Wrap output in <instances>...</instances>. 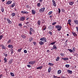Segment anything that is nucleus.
<instances>
[{"instance_id":"79ce46f5","label":"nucleus","mask_w":78,"mask_h":78,"mask_svg":"<svg viewBox=\"0 0 78 78\" xmlns=\"http://www.w3.org/2000/svg\"><path fill=\"white\" fill-rule=\"evenodd\" d=\"M11 39H9L8 41V42H7V43L9 44V43H11Z\"/></svg>"},{"instance_id":"5fc2aeb1","label":"nucleus","mask_w":78,"mask_h":78,"mask_svg":"<svg viewBox=\"0 0 78 78\" xmlns=\"http://www.w3.org/2000/svg\"><path fill=\"white\" fill-rule=\"evenodd\" d=\"M62 12H65V10L64 9H62Z\"/></svg>"},{"instance_id":"4d7b16f0","label":"nucleus","mask_w":78,"mask_h":78,"mask_svg":"<svg viewBox=\"0 0 78 78\" xmlns=\"http://www.w3.org/2000/svg\"><path fill=\"white\" fill-rule=\"evenodd\" d=\"M27 67H29V68H30V67H31V65H27Z\"/></svg>"},{"instance_id":"cd10ccee","label":"nucleus","mask_w":78,"mask_h":78,"mask_svg":"<svg viewBox=\"0 0 78 78\" xmlns=\"http://www.w3.org/2000/svg\"><path fill=\"white\" fill-rule=\"evenodd\" d=\"M4 60L5 61L4 62L5 63L7 62V61H8V60H7V59L6 58V57H5V58H4Z\"/></svg>"},{"instance_id":"473e14b6","label":"nucleus","mask_w":78,"mask_h":78,"mask_svg":"<svg viewBox=\"0 0 78 78\" xmlns=\"http://www.w3.org/2000/svg\"><path fill=\"white\" fill-rule=\"evenodd\" d=\"M74 22H75V23H76V25H78V20H75L74 21Z\"/></svg>"},{"instance_id":"f3484780","label":"nucleus","mask_w":78,"mask_h":78,"mask_svg":"<svg viewBox=\"0 0 78 78\" xmlns=\"http://www.w3.org/2000/svg\"><path fill=\"white\" fill-rule=\"evenodd\" d=\"M53 48L54 50H57V47L56 46V45H53Z\"/></svg>"},{"instance_id":"20e7f679","label":"nucleus","mask_w":78,"mask_h":78,"mask_svg":"<svg viewBox=\"0 0 78 78\" xmlns=\"http://www.w3.org/2000/svg\"><path fill=\"white\" fill-rule=\"evenodd\" d=\"M45 8L44 7H43V8H41L39 9V12H44V11H45Z\"/></svg>"},{"instance_id":"13d9d810","label":"nucleus","mask_w":78,"mask_h":78,"mask_svg":"<svg viewBox=\"0 0 78 78\" xmlns=\"http://www.w3.org/2000/svg\"><path fill=\"white\" fill-rule=\"evenodd\" d=\"M21 14H24L25 13V11H22L21 12Z\"/></svg>"},{"instance_id":"1a4fd4ad","label":"nucleus","mask_w":78,"mask_h":78,"mask_svg":"<svg viewBox=\"0 0 78 78\" xmlns=\"http://www.w3.org/2000/svg\"><path fill=\"white\" fill-rule=\"evenodd\" d=\"M71 22H72V20L69 19L68 20V23H67V24H69V25H71Z\"/></svg>"},{"instance_id":"c9c22d12","label":"nucleus","mask_w":78,"mask_h":78,"mask_svg":"<svg viewBox=\"0 0 78 78\" xmlns=\"http://www.w3.org/2000/svg\"><path fill=\"white\" fill-rule=\"evenodd\" d=\"M32 13L33 14H35V13H36V11L35 10H32Z\"/></svg>"},{"instance_id":"39448f33","label":"nucleus","mask_w":78,"mask_h":78,"mask_svg":"<svg viewBox=\"0 0 78 78\" xmlns=\"http://www.w3.org/2000/svg\"><path fill=\"white\" fill-rule=\"evenodd\" d=\"M36 63V60H34L33 61L29 62V64L30 65H34Z\"/></svg>"},{"instance_id":"864d4df0","label":"nucleus","mask_w":78,"mask_h":78,"mask_svg":"<svg viewBox=\"0 0 78 78\" xmlns=\"http://www.w3.org/2000/svg\"><path fill=\"white\" fill-rule=\"evenodd\" d=\"M24 53H27V50H24Z\"/></svg>"},{"instance_id":"e2e57ef3","label":"nucleus","mask_w":78,"mask_h":78,"mask_svg":"<svg viewBox=\"0 0 78 78\" xmlns=\"http://www.w3.org/2000/svg\"><path fill=\"white\" fill-rule=\"evenodd\" d=\"M30 18L29 17H28L27 18L26 20H30Z\"/></svg>"},{"instance_id":"423d86ee","label":"nucleus","mask_w":78,"mask_h":78,"mask_svg":"<svg viewBox=\"0 0 78 78\" xmlns=\"http://www.w3.org/2000/svg\"><path fill=\"white\" fill-rule=\"evenodd\" d=\"M25 20V17L24 16H21L20 18V21H24Z\"/></svg>"},{"instance_id":"ea45409f","label":"nucleus","mask_w":78,"mask_h":78,"mask_svg":"<svg viewBox=\"0 0 78 78\" xmlns=\"http://www.w3.org/2000/svg\"><path fill=\"white\" fill-rule=\"evenodd\" d=\"M46 28H47V27H46V26H44V28L43 29V31H45V30H46Z\"/></svg>"},{"instance_id":"c756f323","label":"nucleus","mask_w":78,"mask_h":78,"mask_svg":"<svg viewBox=\"0 0 78 78\" xmlns=\"http://www.w3.org/2000/svg\"><path fill=\"white\" fill-rule=\"evenodd\" d=\"M10 75L11 76H13V77H14V76H15L14 74L12 73H10Z\"/></svg>"},{"instance_id":"603ef678","label":"nucleus","mask_w":78,"mask_h":78,"mask_svg":"<svg viewBox=\"0 0 78 78\" xmlns=\"http://www.w3.org/2000/svg\"><path fill=\"white\" fill-rule=\"evenodd\" d=\"M26 8H28H28H30V6H29L28 5H26Z\"/></svg>"},{"instance_id":"7c9ffc66","label":"nucleus","mask_w":78,"mask_h":78,"mask_svg":"<svg viewBox=\"0 0 78 78\" xmlns=\"http://www.w3.org/2000/svg\"><path fill=\"white\" fill-rule=\"evenodd\" d=\"M52 13H53V12L51 11H50L48 13V16H50V15H51V14H52Z\"/></svg>"},{"instance_id":"c03bdc74","label":"nucleus","mask_w":78,"mask_h":78,"mask_svg":"<svg viewBox=\"0 0 78 78\" xmlns=\"http://www.w3.org/2000/svg\"><path fill=\"white\" fill-rule=\"evenodd\" d=\"M60 55L62 56L63 57V56H65V54H64V53H61L60 54Z\"/></svg>"},{"instance_id":"2eb2a0df","label":"nucleus","mask_w":78,"mask_h":78,"mask_svg":"<svg viewBox=\"0 0 78 78\" xmlns=\"http://www.w3.org/2000/svg\"><path fill=\"white\" fill-rule=\"evenodd\" d=\"M62 59L64 60V61H67L69 60V58H62Z\"/></svg>"},{"instance_id":"49530a36","label":"nucleus","mask_w":78,"mask_h":78,"mask_svg":"<svg viewBox=\"0 0 78 78\" xmlns=\"http://www.w3.org/2000/svg\"><path fill=\"white\" fill-rule=\"evenodd\" d=\"M76 30L77 32L78 33V26L76 27Z\"/></svg>"},{"instance_id":"774afa93","label":"nucleus","mask_w":78,"mask_h":78,"mask_svg":"<svg viewBox=\"0 0 78 78\" xmlns=\"http://www.w3.org/2000/svg\"><path fill=\"white\" fill-rule=\"evenodd\" d=\"M29 23V22H27L26 23V25H28V24Z\"/></svg>"},{"instance_id":"69168bd1","label":"nucleus","mask_w":78,"mask_h":78,"mask_svg":"<svg viewBox=\"0 0 78 78\" xmlns=\"http://www.w3.org/2000/svg\"><path fill=\"white\" fill-rule=\"evenodd\" d=\"M61 78H66V77L65 76H61Z\"/></svg>"},{"instance_id":"393cba45","label":"nucleus","mask_w":78,"mask_h":78,"mask_svg":"<svg viewBox=\"0 0 78 78\" xmlns=\"http://www.w3.org/2000/svg\"><path fill=\"white\" fill-rule=\"evenodd\" d=\"M39 43L40 45H43L44 44V42L42 41H40L39 42Z\"/></svg>"},{"instance_id":"37998d69","label":"nucleus","mask_w":78,"mask_h":78,"mask_svg":"<svg viewBox=\"0 0 78 78\" xmlns=\"http://www.w3.org/2000/svg\"><path fill=\"white\" fill-rule=\"evenodd\" d=\"M22 50V48L18 49L17 50V51H18V52H20V51H21Z\"/></svg>"},{"instance_id":"e433bc0d","label":"nucleus","mask_w":78,"mask_h":78,"mask_svg":"<svg viewBox=\"0 0 78 78\" xmlns=\"http://www.w3.org/2000/svg\"><path fill=\"white\" fill-rule=\"evenodd\" d=\"M56 41H55L54 42H53L52 43H51L50 44L51 45H55V43H56Z\"/></svg>"},{"instance_id":"4468645a","label":"nucleus","mask_w":78,"mask_h":78,"mask_svg":"<svg viewBox=\"0 0 78 78\" xmlns=\"http://www.w3.org/2000/svg\"><path fill=\"white\" fill-rule=\"evenodd\" d=\"M48 66H50L51 67H53L54 66V64L50 62H49L48 64Z\"/></svg>"},{"instance_id":"7ed1b4c3","label":"nucleus","mask_w":78,"mask_h":78,"mask_svg":"<svg viewBox=\"0 0 78 78\" xmlns=\"http://www.w3.org/2000/svg\"><path fill=\"white\" fill-rule=\"evenodd\" d=\"M40 40L41 41H43L44 42H47V39H46V38L45 37L41 38Z\"/></svg>"},{"instance_id":"9d476101","label":"nucleus","mask_w":78,"mask_h":78,"mask_svg":"<svg viewBox=\"0 0 78 78\" xmlns=\"http://www.w3.org/2000/svg\"><path fill=\"white\" fill-rule=\"evenodd\" d=\"M72 33L74 36H75V37H77V34H76L75 32H74V31H72Z\"/></svg>"},{"instance_id":"5701e85b","label":"nucleus","mask_w":78,"mask_h":78,"mask_svg":"<svg viewBox=\"0 0 78 78\" xmlns=\"http://www.w3.org/2000/svg\"><path fill=\"white\" fill-rule=\"evenodd\" d=\"M1 11H2V12H4V7H3V6L1 7Z\"/></svg>"},{"instance_id":"a18cd8bd","label":"nucleus","mask_w":78,"mask_h":78,"mask_svg":"<svg viewBox=\"0 0 78 78\" xmlns=\"http://www.w3.org/2000/svg\"><path fill=\"white\" fill-rule=\"evenodd\" d=\"M3 35H1L0 36V41H1V39H2V38H3Z\"/></svg>"},{"instance_id":"f257e3e1","label":"nucleus","mask_w":78,"mask_h":78,"mask_svg":"<svg viewBox=\"0 0 78 78\" xmlns=\"http://www.w3.org/2000/svg\"><path fill=\"white\" fill-rule=\"evenodd\" d=\"M55 27L58 31H61L62 28V26L60 25H56L55 26Z\"/></svg>"},{"instance_id":"4be33fe9","label":"nucleus","mask_w":78,"mask_h":78,"mask_svg":"<svg viewBox=\"0 0 78 78\" xmlns=\"http://www.w3.org/2000/svg\"><path fill=\"white\" fill-rule=\"evenodd\" d=\"M51 67H49L48 69V73H50V72H51Z\"/></svg>"},{"instance_id":"a19ab883","label":"nucleus","mask_w":78,"mask_h":78,"mask_svg":"<svg viewBox=\"0 0 78 78\" xmlns=\"http://www.w3.org/2000/svg\"><path fill=\"white\" fill-rule=\"evenodd\" d=\"M68 50H69L70 53H72V52H73V51H72V50L71 49H68Z\"/></svg>"},{"instance_id":"6e6d98bb","label":"nucleus","mask_w":78,"mask_h":78,"mask_svg":"<svg viewBox=\"0 0 78 78\" xmlns=\"http://www.w3.org/2000/svg\"><path fill=\"white\" fill-rule=\"evenodd\" d=\"M28 14V12H27V11H24V14Z\"/></svg>"},{"instance_id":"a211bd4d","label":"nucleus","mask_w":78,"mask_h":78,"mask_svg":"<svg viewBox=\"0 0 78 78\" xmlns=\"http://www.w3.org/2000/svg\"><path fill=\"white\" fill-rule=\"evenodd\" d=\"M21 36L23 38V39H26V37H27V36H26L24 35V34H22L21 35Z\"/></svg>"},{"instance_id":"338daca9","label":"nucleus","mask_w":78,"mask_h":78,"mask_svg":"<svg viewBox=\"0 0 78 78\" xmlns=\"http://www.w3.org/2000/svg\"><path fill=\"white\" fill-rule=\"evenodd\" d=\"M23 28H27V26H23Z\"/></svg>"},{"instance_id":"b1692460","label":"nucleus","mask_w":78,"mask_h":78,"mask_svg":"<svg viewBox=\"0 0 78 78\" xmlns=\"http://www.w3.org/2000/svg\"><path fill=\"white\" fill-rule=\"evenodd\" d=\"M59 59H60V57H56L55 61H58Z\"/></svg>"},{"instance_id":"6ab92c4d","label":"nucleus","mask_w":78,"mask_h":78,"mask_svg":"<svg viewBox=\"0 0 78 78\" xmlns=\"http://www.w3.org/2000/svg\"><path fill=\"white\" fill-rule=\"evenodd\" d=\"M67 72L69 73L70 74H72V71L68 69Z\"/></svg>"},{"instance_id":"0e129e2a","label":"nucleus","mask_w":78,"mask_h":78,"mask_svg":"<svg viewBox=\"0 0 78 78\" xmlns=\"http://www.w3.org/2000/svg\"><path fill=\"white\" fill-rule=\"evenodd\" d=\"M42 1H43V0H39V2L40 3H42Z\"/></svg>"},{"instance_id":"de8ad7c7","label":"nucleus","mask_w":78,"mask_h":78,"mask_svg":"<svg viewBox=\"0 0 78 78\" xmlns=\"http://www.w3.org/2000/svg\"><path fill=\"white\" fill-rule=\"evenodd\" d=\"M14 53V50H13V49H12L11 50V54H12Z\"/></svg>"},{"instance_id":"ddd939ff","label":"nucleus","mask_w":78,"mask_h":78,"mask_svg":"<svg viewBox=\"0 0 78 78\" xmlns=\"http://www.w3.org/2000/svg\"><path fill=\"white\" fill-rule=\"evenodd\" d=\"M8 48H14V47H13V45L11 44H9L8 46Z\"/></svg>"},{"instance_id":"c85d7f7f","label":"nucleus","mask_w":78,"mask_h":78,"mask_svg":"<svg viewBox=\"0 0 78 78\" xmlns=\"http://www.w3.org/2000/svg\"><path fill=\"white\" fill-rule=\"evenodd\" d=\"M41 21H40V20H38L37 21V24H38V25H41Z\"/></svg>"},{"instance_id":"f8f14e48","label":"nucleus","mask_w":78,"mask_h":78,"mask_svg":"<svg viewBox=\"0 0 78 78\" xmlns=\"http://www.w3.org/2000/svg\"><path fill=\"white\" fill-rule=\"evenodd\" d=\"M6 20L8 22V23L9 24H11V23H12V22L11 21H10L9 18H7Z\"/></svg>"},{"instance_id":"0eeeda50","label":"nucleus","mask_w":78,"mask_h":78,"mask_svg":"<svg viewBox=\"0 0 78 78\" xmlns=\"http://www.w3.org/2000/svg\"><path fill=\"white\" fill-rule=\"evenodd\" d=\"M52 2L53 3V5L54 7L56 6V1L55 0H52Z\"/></svg>"},{"instance_id":"4c0bfd02","label":"nucleus","mask_w":78,"mask_h":78,"mask_svg":"<svg viewBox=\"0 0 78 78\" xmlns=\"http://www.w3.org/2000/svg\"><path fill=\"white\" fill-rule=\"evenodd\" d=\"M15 5H16V4H14V3H13L11 5L12 8H13V7H14Z\"/></svg>"},{"instance_id":"72a5a7b5","label":"nucleus","mask_w":78,"mask_h":78,"mask_svg":"<svg viewBox=\"0 0 78 78\" xmlns=\"http://www.w3.org/2000/svg\"><path fill=\"white\" fill-rule=\"evenodd\" d=\"M74 3V2H70L69 3V4L70 5H73V4Z\"/></svg>"},{"instance_id":"58836bf2","label":"nucleus","mask_w":78,"mask_h":78,"mask_svg":"<svg viewBox=\"0 0 78 78\" xmlns=\"http://www.w3.org/2000/svg\"><path fill=\"white\" fill-rule=\"evenodd\" d=\"M65 67H66L67 68H69V67H70V65H66Z\"/></svg>"},{"instance_id":"6e6552de","label":"nucleus","mask_w":78,"mask_h":78,"mask_svg":"<svg viewBox=\"0 0 78 78\" xmlns=\"http://www.w3.org/2000/svg\"><path fill=\"white\" fill-rule=\"evenodd\" d=\"M1 46L2 47V50H3V49L5 50V49H6V46H5L3 45V44H1Z\"/></svg>"},{"instance_id":"3c124183","label":"nucleus","mask_w":78,"mask_h":78,"mask_svg":"<svg viewBox=\"0 0 78 78\" xmlns=\"http://www.w3.org/2000/svg\"><path fill=\"white\" fill-rule=\"evenodd\" d=\"M19 27H22V24H21V23H19Z\"/></svg>"},{"instance_id":"f704fd0d","label":"nucleus","mask_w":78,"mask_h":78,"mask_svg":"<svg viewBox=\"0 0 78 78\" xmlns=\"http://www.w3.org/2000/svg\"><path fill=\"white\" fill-rule=\"evenodd\" d=\"M41 5L40 3H37V6H38V7H41Z\"/></svg>"},{"instance_id":"09e8293b","label":"nucleus","mask_w":78,"mask_h":78,"mask_svg":"<svg viewBox=\"0 0 78 78\" xmlns=\"http://www.w3.org/2000/svg\"><path fill=\"white\" fill-rule=\"evenodd\" d=\"M55 24H56V22H55L52 23V25H55Z\"/></svg>"},{"instance_id":"052dcab7","label":"nucleus","mask_w":78,"mask_h":78,"mask_svg":"<svg viewBox=\"0 0 78 78\" xmlns=\"http://www.w3.org/2000/svg\"><path fill=\"white\" fill-rule=\"evenodd\" d=\"M48 29L51 30V26H49Z\"/></svg>"},{"instance_id":"9b49d317","label":"nucleus","mask_w":78,"mask_h":78,"mask_svg":"<svg viewBox=\"0 0 78 78\" xmlns=\"http://www.w3.org/2000/svg\"><path fill=\"white\" fill-rule=\"evenodd\" d=\"M12 1L10 0L7 1L6 3L7 5H10V4L12 3Z\"/></svg>"},{"instance_id":"bf43d9fd","label":"nucleus","mask_w":78,"mask_h":78,"mask_svg":"<svg viewBox=\"0 0 78 78\" xmlns=\"http://www.w3.org/2000/svg\"><path fill=\"white\" fill-rule=\"evenodd\" d=\"M58 13H60V12H61V9L58 8Z\"/></svg>"},{"instance_id":"a878e982","label":"nucleus","mask_w":78,"mask_h":78,"mask_svg":"<svg viewBox=\"0 0 78 78\" xmlns=\"http://www.w3.org/2000/svg\"><path fill=\"white\" fill-rule=\"evenodd\" d=\"M11 15L12 17H15L16 16V13H12Z\"/></svg>"},{"instance_id":"f03ea898","label":"nucleus","mask_w":78,"mask_h":78,"mask_svg":"<svg viewBox=\"0 0 78 78\" xmlns=\"http://www.w3.org/2000/svg\"><path fill=\"white\" fill-rule=\"evenodd\" d=\"M33 33H34V30L32 27L30 28V30L29 31V34L30 35H32L33 34Z\"/></svg>"},{"instance_id":"aec40b11","label":"nucleus","mask_w":78,"mask_h":78,"mask_svg":"<svg viewBox=\"0 0 78 78\" xmlns=\"http://www.w3.org/2000/svg\"><path fill=\"white\" fill-rule=\"evenodd\" d=\"M13 61V60L12 59H10V60L9 61V64L10 65V64H11L12 63V62Z\"/></svg>"},{"instance_id":"680f3d73","label":"nucleus","mask_w":78,"mask_h":78,"mask_svg":"<svg viewBox=\"0 0 78 78\" xmlns=\"http://www.w3.org/2000/svg\"><path fill=\"white\" fill-rule=\"evenodd\" d=\"M4 56H5V57H7L8 56V55H7V54H4Z\"/></svg>"},{"instance_id":"bb28decb","label":"nucleus","mask_w":78,"mask_h":78,"mask_svg":"<svg viewBox=\"0 0 78 78\" xmlns=\"http://www.w3.org/2000/svg\"><path fill=\"white\" fill-rule=\"evenodd\" d=\"M49 34H50L51 36H52L53 35V32L51 30L49 32H48Z\"/></svg>"},{"instance_id":"8fccbe9b","label":"nucleus","mask_w":78,"mask_h":78,"mask_svg":"<svg viewBox=\"0 0 78 78\" xmlns=\"http://www.w3.org/2000/svg\"><path fill=\"white\" fill-rule=\"evenodd\" d=\"M33 44H34V45H36V42H33Z\"/></svg>"},{"instance_id":"412c9836","label":"nucleus","mask_w":78,"mask_h":78,"mask_svg":"<svg viewBox=\"0 0 78 78\" xmlns=\"http://www.w3.org/2000/svg\"><path fill=\"white\" fill-rule=\"evenodd\" d=\"M43 67V66H40L39 67H38L37 68V70L39 69V70H41L42 69V68Z\"/></svg>"},{"instance_id":"dca6fc26","label":"nucleus","mask_w":78,"mask_h":78,"mask_svg":"<svg viewBox=\"0 0 78 78\" xmlns=\"http://www.w3.org/2000/svg\"><path fill=\"white\" fill-rule=\"evenodd\" d=\"M62 72V71L61 70H59L57 72V74L58 75H59L60 74H61V73Z\"/></svg>"},{"instance_id":"2f4dec72","label":"nucleus","mask_w":78,"mask_h":78,"mask_svg":"<svg viewBox=\"0 0 78 78\" xmlns=\"http://www.w3.org/2000/svg\"><path fill=\"white\" fill-rule=\"evenodd\" d=\"M73 51V52H75V51H76V49L75 47H73V50H72Z\"/></svg>"}]
</instances>
